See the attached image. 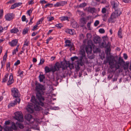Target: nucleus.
<instances>
[{"label":"nucleus","mask_w":131,"mask_h":131,"mask_svg":"<svg viewBox=\"0 0 131 131\" xmlns=\"http://www.w3.org/2000/svg\"><path fill=\"white\" fill-rule=\"evenodd\" d=\"M102 12L103 13H108V11L106 9H102Z\"/></svg>","instance_id":"50"},{"label":"nucleus","mask_w":131,"mask_h":131,"mask_svg":"<svg viewBox=\"0 0 131 131\" xmlns=\"http://www.w3.org/2000/svg\"><path fill=\"white\" fill-rule=\"evenodd\" d=\"M101 3L104 4H107V6H106V7H109L110 5L108 3V2H107L105 0H103L102 2H101Z\"/></svg>","instance_id":"40"},{"label":"nucleus","mask_w":131,"mask_h":131,"mask_svg":"<svg viewBox=\"0 0 131 131\" xmlns=\"http://www.w3.org/2000/svg\"><path fill=\"white\" fill-rule=\"evenodd\" d=\"M26 119L30 123H32L34 121V119L32 118V116L30 114L26 115L25 116Z\"/></svg>","instance_id":"12"},{"label":"nucleus","mask_w":131,"mask_h":131,"mask_svg":"<svg viewBox=\"0 0 131 131\" xmlns=\"http://www.w3.org/2000/svg\"><path fill=\"white\" fill-rule=\"evenodd\" d=\"M19 47V45H18L16 48L12 52V54L13 55L16 54V52L18 51V49Z\"/></svg>","instance_id":"32"},{"label":"nucleus","mask_w":131,"mask_h":131,"mask_svg":"<svg viewBox=\"0 0 131 131\" xmlns=\"http://www.w3.org/2000/svg\"><path fill=\"white\" fill-rule=\"evenodd\" d=\"M45 62L44 60L43 59H41L40 60V63H39V65H41L43 63H44Z\"/></svg>","instance_id":"47"},{"label":"nucleus","mask_w":131,"mask_h":131,"mask_svg":"<svg viewBox=\"0 0 131 131\" xmlns=\"http://www.w3.org/2000/svg\"><path fill=\"white\" fill-rule=\"evenodd\" d=\"M34 3V0H31L28 1V3L29 5H32Z\"/></svg>","instance_id":"54"},{"label":"nucleus","mask_w":131,"mask_h":131,"mask_svg":"<svg viewBox=\"0 0 131 131\" xmlns=\"http://www.w3.org/2000/svg\"><path fill=\"white\" fill-rule=\"evenodd\" d=\"M22 4V3H16L13 4L11 8H14L20 6Z\"/></svg>","instance_id":"23"},{"label":"nucleus","mask_w":131,"mask_h":131,"mask_svg":"<svg viewBox=\"0 0 131 131\" xmlns=\"http://www.w3.org/2000/svg\"><path fill=\"white\" fill-rule=\"evenodd\" d=\"M19 31V30L18 29L16 28H14L10 30V32L12 33H15L18 32Z\"/></svg>","instance_id":"29"},{"label":"nucleus","mask_w":131,"mask_h":131,"mask_svg":"<svg viewBox=\"0 0 131 131\" xmlns=\"http://www.w3.org/2000/svg\"><path fill=\"white\" fill-rule=\"evenodd\" d=\"M69 18L67 16H62L59 18V19L61 21L65 20H67L69 21Z\"/></svg>","instance_id":"25"},{"label":"nucleus","mask_w":131,"mask_h":131,"mask_svg":"<svg viewBox=\"0 0 131 131\" xmlns=\"http://www.w3.org/2000/svg\"><path fill=\"white\" fill-rule=\"evenodd\" d=\"M15 118L20 122H23V116L20 112H17L15 113Z\"/></svg>","instance_id":"4"},{"label":"nucleus","mask_w":131,"mask_h":131,"mask_svg":"<svg viewBox=\"0 0 131 131\" xmlns=\"http://www.w3.org/2000/svg\"><path fill=\"white\" fill-rule=\"evenodd\" d=\"M39 77L40 82H42L43 79L45 78V76L43 75L40 74Z\"/></svg>","instance_id":"36"},{"label":"nucleus","mask_w":131,"mask_h":131,"mask_svg":"<svg viewBox=\"0 0 131 131\" xmlns=\"http://www.w3.org/2000/svg\"><path fill=\"white\" fill-rule=\"evenodd\" d=\"M116 21V19L110 16V17L108 19L109 23H114Z\"/></svg>","instance_id":"22"},{"label":"nucleus","mask_w":131,"mask_h":131,"mask_svg":"<svg viewBox=\"0 0 131 131\" xmlns=\"http://www.w3.org/2000/svg\"><path fill=\"white\" fill-rule=\"evenodd\" d=\"M92 22L90 21L87 24V27L89 29H90V25Z\"/></svg>","instance_id":"61"},{"label":"nucleus","mask_w":131,"mask_h":131,"mask_svg":"<svg viewBox=\"0 0 131 131\" xmlns=\"http://www.w3.org/2000/svg\"><path fill=\"white\" fill-rule=\"evenodd\" d=\"M47 18L49 21H51L54 19V18L53 17L50 16L48 17Z\"/></svg>","instance_id":"45"},{"label":"nucleus","mask_w":131,"mask_h":131,"mask_svg":"<svg viewBox=\"0 0 131 131\" xmlns=\"http://www.w3.org/2000/svg\"><path fill=\"white\" fill-rule=\"evenodd\" d=\"M103 20L104 21H106L107 19V17L106 14H104L102 16Z\"/></svg>","instance_id":"43"},{"label":"nucleus","mask_w":131,"mask_h":131,"mask_svg":"<svg viewBox=\"0 0 131 131\" xmlns=\"http://www.w3.org/2000/svg\"><path fill=\"white\" fill-rule=\"evenodd\" d=\"M88 39H90L91 37V35L90 34H87L86 35Z\"/></svg>","instance_id":"64"},{"label":"nucleus","mask_w":131,"mask_h":131,"mask_svg":"<svg viewBox=\"0 0 131 131\" xmlns=\"http://www.w3.org/2000/svg\"><path fill=\"white\" fill-rule=\"evenodd\" d=\"M99 31L101 33L103 34L105 32V31L103 29L101 28L99 29Z\"/></svg>","instance_id":"49"},{"label":"nucleus","mask_w":131,"mask_h":131,"mask_svg":"<svg viewBox=\"0 0 131 131\" xmlns=\"http://www.w3.org/2000/svg\"><path fill=\"white\" fill-rule=\"evenodd\" d=\"M77 14H79L82 17L84 16L85 15V14H84L83 12L80 11L78 10L77 11Z\"/></svg>","instance_id":"35"},{"label":"nucleus","mask_w":131,"mask_h":131,"mask_svg":"<svg viewBox=\"0 0 131 131\" xmlns=\"http://www.w3.org/2000/svg\"><path fill=\"white\" fill-rule=\"evenodd\" d=\"M71 26L74 28H76L79 27V25L77 22L74 20L71 21Z\"/></svg>","instance_id":"19"},{"label":"nucleus","mask_w":131,"mask_h":131,"mask_svg":"<svg viewBox=\"0 0 131 131\" xmlns=\"http://www.w3.org/2000/svg\"><path fill=\"white\" fill-rule=\"evenodd\" d=\"M16 124L18 126V127H19L20 129H23L24 128L23 125L20 123L17 122H16Z\"/></svg>","instance_id":"30"},{"label":"nucleus","mask_w":131,"mask_h":131,"mask_svg":"<svg viewBox=\"0 0 131 131\" xmlns=\"http://www.w3.org/2000/svg\"><path fill=\"white\" fill-rule=\"evenodd\" d=\"M85 50L88 54H90L92 51V48L91 45H88L86 47Z\"/></svg>","instance_id":"17"},{"label":"nucleus","mask_w":131,"mask_h":131,"mask_svg":"<svg viewBox=\"0 0 131 131\" xmlns=\"http://www.w3.org/2000/svg\"><path fill=\"white\" fill-rule=\"evenodd\" d=\"M67 31L71 35H73L74 34V30L69 29H68Z\"/></svg>","instance_id":"33"},{"label":"nucleus","mask_w":131,"mask_h":131,"mask_svg":"<svg viewBox=\"0 0 131 131\" xmlns=\"http://www.w3.org/2000/svg\"><path fill=\"white\" fill-rule=\"evenodd\" d=\"M20 62L19 60H18L15 63L14 65L15 66H17L20 63Z\"/></svg>","instance_id":"58"},{"label":"nucleus","mask_w":131,"mask_h":131,"mask_svg":"<svg viewBox=\"0 0 131 131\" xmlns=\"http://www.w3.org/2000/svg\"><path fill=\"white\" fill-rule=\"evenodd\" d=\"M38 25L37 24H36V25H35V26H34L33 27V28L32 29V30L33 31H35V30H36L37 29V27L38 26Z\"/></svg>","instance_id":"59"},{"label":"nucleus","mask_w":131,"mask_h":131,"mask_svg":"<svg viewBox=\"0 0 131 131\" xmlns=\"http://www.w3.org/2000/svg\"><path fill=\"white\" fill-rule=\"evenodd\" d=\"M16 1V0H10L9 2H8L7 3L12 4L15 2Z\"/></svg>","instance_id":"55"},{"label":"nucleus","mask_w":131,"mask_h":131,"mask_svg":"<svg viewBox=\"0 0 131 131\" xmlns=\"http://www.w3.org/2000/svg\"><path fill=\"white\" fill-rule=\"evenodd\" d=\"M17 42V40L16 39H15L12 40L11 42H9V43L11 46L14 47L16 45Z\"/></svg>","instance_id":"18"},{"label":"nucleus","mask_w":131,"mask_h":131,"mask_svg":"<svg viewBox=\"0 0 131 131\" xmlns=\"http://www.w3.org/2000/svg\"><path fill=\"white\" fill-rule=\"evenodd\" d=\"M6 67L7 70H8V69L9 70L10 67V64L9 62L7 63Z\"/></svg>","instance_id":"52"},{"label":"nucleus","mask_w":131,"mask_h":131,"mask_svg":"<svg viewBox=\"0 0 131 131\" xmlns=\"http://www.w3.org/2000/svg\"><path fill=\"white\" fill-rule=\"evenodd\" d=\"M35 85L36 91V97L39 101V102L38 104L41 106L43 107L44 106V104L43 102L45 100V97L43 95L44 94L43 91L45 90V88L44 86L40 84L37 83Z\"/></svg>","instance_id":"1"},{"label":"nucleus","mask_w":131,"mask_h":131,"mask_svg":"<svg viewBox=\"0 0 131 131\" xmlns=\"http://www.w3.org/2000/svg\"><path fill=\"white\" fill-rule=\"evenodd\" d=\"M32 10L31 9L29 10H28L27 12V14H28L29 16H30V14L32 12Z\"/></svg>","instance_id":"60"},{"label":"nucleus","mask_w":131,"mask_h":131,"mask_svg":"<svg viewBox=\"0 0 131 131\" xmlns=\"http://www.w3.org/2000/svg\"><path fill=\"white\" fill-rule=\"evenodd\" d=\"M14 82V80L13 79V76L12 73H11L9 75L8 80L7 84L9 85L12 84Z\"/></svg>","instance_id":"15"},{"label":"nucleus","mask_w":131,"mask_h":131,"mask_svg":"<svg viewBox=\"0 0 131 131\" xmlns=\"http://www.w3.org/2000/svg\"><path fill=\"white\" fill-rule=\"evenodd\" d=\"M15 15L13 13H8L5 16V18L6 20L10 21L12 20L14 17Z\"/></svg>","instance_id":"9"},{"label":"nucleus","mask_w":131,"mask_h":131,"mask_svg":"<svg viewBox=\"0 0 131 131\" xmlns=\"http://www.w3.org/2000/svg\"><path fill=\"white\" fill-rule=\"evenodd\" d=\"M106 60L107 61V62H108L111 68H113L114 67H116L117 69L119 68V66L118 65L117 67H116V65L115 64L116 63V61L114 59L113 56H108L106 58Z\"/></svg>","instance_id":"3"},{"label":"nucleus","mask_w":131,"mask_h":131,"mask_svg":"<svg viewBox=\"0 0 131 131\" xmlns=\"http://www.w3.org/2000/svg\"><path fill=\"white\" fill-rule=\"evenodd\" d=\"M20 100L19 98H17L14 101V102L10 103L8 105V108H10L14 106L15 105H16L17 103H20Z\"/></svg>","instance_id":"14"},{"label":"nucleus","mask_w":131,"mask_h":131,"mask_svg":"<svg viewBox=\"0 0 131 131\" xmlns=\"http://www.w3.org/2000/svg\"><path fill=\"white\" fill-rule=\"evenodd\" d=\"M23 73L24 72L23 71H22L20 72V71H19L18 72V73L19 76L21 77H23Z\"/></svg>","instance_id":"48"},{"label":"nucleus","mask_w":131,"mask_h":131,"mask_svg":"<svg viewBox=\"0 0 131 131\" xmlns=\"http://www.w3.org/2000/svg\"><path fill=\"white\" fill-rule=\"evenodd\" d=\"M63 25L60 23L56 24L55 25L56 27L59 28H61L62 27H63Z\"/></svg>","instance_id":"38"},{"label":"nucleus","mask_w":131,"mask_h":131,"mask_svg":"<svg viewBox=\"0 0 131 131\" xmlns=\"http://www.w3.org/2000/svg\"><path fill=\"white\" fill-rule=\"evenodd\" d=\"M12 128V130H16L18 129V126L16 124V123H15L14 122H12V125L11 126Z\"/></svg>","instance_id":"21"},{"label":"nucleus","mask_w":131,"mask_h":131,"mask_svg":"<svg viewBox=\"0 0 131 131\" xmlns=\"http://www.w3.org/2000/svg\"><path fill=\"white\" fill-rule=\"evenodd\" d=\"M64 66V64H63L62 62H61V63H60L59 62H57L55 64V66L52 67L53 69H52V72H54L56 71V70H58L59 69L62 68V67Z\"/></svg>","instance_id":"6"},{"label":"nucleus","mask_w":131,"mask_h":131,"mask_svg":"<svg viewBox=\"0 0 131 131\" xmlns=\"http://www.w3.org/2000/svg\"><path fill=\"white\" fill-rule=\"evenodd\" d=\"M44 19V18L42 17L39 20L37 23L36 24L38 25L41 24L42 23V21Z\"/></svg>","instance_id":"37"},{"label":"nucleus","mask_w":131,"mask_h":131,"mask_svg":"<svg viewBox=\"0 0 131 131\" xmlns=\"http://www.w3.org/2000/svg\"><path fill=\"white\" fill-rule=\"evenodd\" d=\"M87 61V58L84 54V53H83L82 56L80 57V60H79L77 61L78 65V66L79 65L82 66L84 62H86Z\"/></svg>","instance_id":"5"},{"label":"nucleus","mask_w":131,"mask_h":131,"mask_svg":"<svg viewBox=\"0 0 131 131\" xmlns=\"http://www.w3.org/2000/svg\"><path fill=\"white\" fill-rule=\"evenodd\" d=\"M121 13V12L120 9H116L114 12L111 14V16L116 19L118 16L120 15Z\"/></svg>","instance_id":"7"},{"label":"nucleus","mask_w":131,"mask_h":131,"mask_svg":"<svg viewBox=\"0 0 131 131\" xmlns=\"http://www.w3.org/2000/svg\"><path fill=\"white\" fill-rule=\"evenodd\" d=\"M78 59V57L77 56H74L71 58V59L72 61H73L75 59L77 60Z\"/></svg>","instance_id":"53"},{"label":"nucleus","mask_w":131,"mask_h":131,"mask_svg":"<svg viewBox=\"0 0 131 131\" xmlns=\"http://www.w3.org/2000/svg\"><path fill=\"white\" fill-rule=\"evenodd\" d=\"M12 95L14 97H18L20 96V93L15 88H13L11 90Z\"/></svg>","instance_id":"8"},{"label":"nucleus","mask_w":131,"mask_h":131,"mask_svg":"<svg viewBox=\"0 0 131 131\" xmlns=\"http://www.w3.org/2000/svg\"><path fill=\"white\" fill-rule=\"evenodd\" d=\"M86 5V4L85 3H82L80 4L78 7L80 8H83Z\"/></svg>","instance_id":"39"},{"label":"nucleus","mask_w":131,"mask_h":131,"mask_svg":"<svg viewBox=\"0 0 131 131\" xmlns=\"http://www.w3.org/2000/svg\"><path fill=\"white\" fill-rule=\"evenodd\" d=\"M4 129L5 131H13L11 127L5 126H4Z\"/></svg>","instance_id":"26"},{"label":"nucleus","mask_w":131,"mask_h":131,"mask_svg":"<svg viewBox=\"0 0 131 131\" xmlns=\"http://www.w3.org/2000/svg\"><path fill=\"white\" fill-rule=\"evenodd\" d=\"M67 3L66 2L64 1H62L60 2H58L57 3L54 5L55 7H57L60 6H63Z\"/></svg>","instance_id":"16"},{"label":"nucleus","mask_w":131,"mask_h":131,"mask_svg":"<svg viewBox=\"0 0 131 131\" xmlns=\"http://www.w3.org/2000/svg\"><path fill=\"white\" fill-rule=\"evenodd\" d=\"M128 63H127L126 62V63L125 64V65L126 66V67H124V69H126V68H128Z\"/></svg>","instance_id":"63"},{"label":"nucleus","mask_w":131,"mask_h":131,"mask_svg":"<svg viewBox=\"0 0 131 131\" xmlns=\"http://www.w3.org/2000/svg\"><path fill=\"white\" fill-rule=\"evenodd\" d=\"M29 41L27 40H25L24 44V46H28L29 45Z\"/></svg>","instance_id":"51"},{"label":"nucleus","mask_w":131,"mask_h":131,"mask_svg":"<svg viewBox=\"0 0 131 131\" xmlns=\"http://www.w3.org/2000/svg\"><path fill=\"white\" fill-rule=\"evenodd\" d=\"M31 101L34 104V105L30 104L27 105L26 109L28 112L30 113H32L34 112V109L37 111H39L42 110V108L39 106H41L38 104L39 102V101H37L34 96L31 97Z\"/></svg>","instance_id":"2"},{"label":"nucleus","mask_w":131,"mask_h":131,"mask_svg":"<svg viewBox=\"0 0 131 131\" xmlns=\"http://www.w3.org/2000/svg\"><path fill=\"white\" fill-rule=\"evenodd\" d=\"M3 10L0 9V19H1L3 15Z\"/></svg>","instance_id":"42"},{"label":"nucleus","mask_w":131,"mask_h":131,"mask_svg":"<svg viewBox=\"0 0 131 131\" xmlns=\"http://www.w3.org/2000/svg\"><path fill=\"white\" fill-rule=\"evenodd\" d=\"M52 6V4L51 3H48L46 4L45 7H51Z\"/></svg>","instance_id":"46"},{"label":"nucleus","mask_w":131,"mask_h":131,"mask_svg":"<svg viewBox=\"0 0 131 131\" xmlns=\"http://www.w3.org/2000/svg\"><path fill=\"white\" fill-rule=\"evenodd\" d=\"M80 23L82 24V26H83L86 23V19L84 18H81L80 20Z\"/></svg>","instance_id":"27"},{"label":"nucleus","mask_w":131,"mask_h":131,"mask_svg":"<svg viewBox=\"0 0 131 131\" xmlns=\"http://www.w3.org/2000/svg\"><path fill=\"white\" fill-rule=\"evenodd\" d=\"M93 51L94 52H96L99 51V49L97 48H96V47L94 46L93 47Z\"/></svg>","instance_id":"41"},{"label":"nucleus","mask_w":131,"mask_h":131,"mask_svg":"<svg viewBox=\"0 0 131 131\" xmlns=\"http://www.w3.org/2000/svg\"><path fill=\"white\" fill-rule=\"evenodd\" d=\"M118 35L119 37L120 38H122V32L121 30L119 29L118 32Z\"/></svg>","instance_id":"44"},{"label":"nucleus","mask_w":131,"mask_h":131,"mask_svg":"<svg viewBox=\"0 0 131 131\" xmlns=\"http://www.w3.org/2000/svg\"><path fill=\"white\" fill-rule=\"evenodd\" d=\"M22 21H26V18L25 15H23L21 18Z\"/></svg>","instance_id":"56"},{"label":"nucleus","mask_w":131,"mask_h":131,"mask_svg":"<svg viewBox=\"0 0 131 131\" xmlns=\"http://www.w3.org/2000/svg\"><path fill=\"white\" fill-rule=\"evenodd\" d=\"M111 5L113 8H116L119 7V4L117 1L115 0L111 1Z\"/></svg>","instance_id":"13"},{"label":"nucleus","mask_w":131,"mask_h":131,"mask_svg":"<svg viewBox=\"0 0 131 131\" xmlns=\"http://www.w3.org/2000/svg\"><path fill=\"white\" fill-rule=\"evenodd\" d=\"M47 2L44 0L40 1V3L42 4H44L46 3Z\"/></svg>","instance_id":"62"},{"label":"nucleus","mask_w":131,"mask_h":131,"mask_svg":"<svg viewBox=\"0 0 131 131\" xmlns=\"http://www.w3.org/2000/svg\"><path fill=\"white\" fill-rule=\"evenodd\" d=\"M100 38L99 36H95L94 37V41L96 43H99L100 41Z\"/></svg>","instance_id":"24"},{"label":"nucleus","mask_w":131,"mask_h":131,"mask_svg":"<svg viewBox=\"0 0 131 131\" xmlns=\"http://www.w3.org/2000/svg\"><path fill=\"white\" fill-rule=\"evenodd\" d=\"M64 66L62 67V69H66L68 67H69L70 69H72L74 67L73 64L70 63L69 62H67L64 63Z\"/></svg>","instance_id":"11"},{"label":"nucleus","mask_w":131,"mask_h":131,"mask_svg":"<svg viewBox=\"0 0 131 131\" xmlns=\"http://www.w3.org/2000/svg\"><path fill=\"white\" fill-rule=\"evenodd\" d=\"M65 47H70V50L71 51L74 50L73 45L71 42L69 40H66L65 41Z\"/></svg>","instance_id":"10"},{"label":"nucleus","mask_w":131,"mask_h":131,"mask_svg":"<svg viewBox=\"0 0 131 131\" xmlns=\"http://www.w3.org/2000/svg\"><path fill=\"white\" fill-rule=\"evenodd\" d=\"M99 24V21L98 20L95 21L94 23V25L95 26H96Z\"/></svg>","instance_id":"57"},{"label":"nucleus","mask_w":131,"mask_h":131,"mask_svg":"<svg viewBox=\"0 0 131 131\" xmlns=\"http://www.w3.org/2000/svg\"><path fill=\"white\" fill-rule=\"evenodd\" d=\"M7 57V53H6L3 56V60L1 61V62L2 67L4 65L6 61Z\"/></svg>","instance_id":"20"},{"label":"nucleus","mask_w":131,"mask_h":131,"mask_svg":"<svg viewBox=\"0 0 131 131\" xmlns=\"http://www.w3.org/2000/svg\"><path fill=\"white\" fill-rule=\"evenodd\" d=\"M9 75L8 73L6 74L4 76V78H3L2 82H5L7 81V78Z\"/></svg>","instance_id":"34"},{"label":"nucleus","mask_w":131,"mask_h":131,"mask_svg":"<svg viewBox=\"0 0 131 131\" xmlns=\"http://www.w3.org/2000/svg\"><path fill=\"white\" fill-rule=\"evenodd\" d=\"M53 67L50 68L46 66L45 67V71L46 73H48L50 71H52V69Z\"/></svg>","instance_id":"28"},{"label":"nucleus","mask_w":131,"mask_h":131,"mask_svg":"<svg viewBox=\"0 0 131 131\" xmlns=\"http://www.w3.org/2000/svg\"><path fill=\"white\" fill-rule=\"evenodd\" d=\"M29 28L28 27L24 29L23 31V35H25L29 31Z\"/></svg>","instance_id":"31"}]
</instances>
